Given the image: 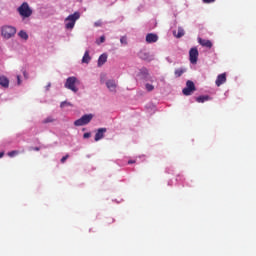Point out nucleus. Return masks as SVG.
<instances>
[{"label": "nucleus", "instance_id": "f257e3e1", "mask_svg": "<svg viewBox=\"0 0 256 256\" xmlns=\"http://www.w3.org/2000/svg\"><path fill=\"white\" fill-rule=\"evenodd\" d=\"M76 84H80V81L76 76H69L66 79L65 87L69 90H72V92H78L79 88L76 86Z\"/></svg>", "mask_w": 256, "mask_h": 256}, {"label": "nucleus", "instance_id": "f03ea898", "mask_svg": "<svg viewBox=\"0 0 256 256\" xmlns=\"http://www.w3.org/2000/svg\"><path fill=\"white\" fill-rule=\"evenodd\" d=\"M18 12L23 18H29L33 14V10L30 8L28 2H23L21 6L18 7Z\"/></svg>", "mask_w": 256, "mask_h": 256}, {"label": "nucleus", "instance_id": "7ed1b4c3", "mask_svg": "<svg viewBox=\"0 0 256 256\" xmlns=\"http://www.w3.org/2000/svg\"><path fill=\"white\" fill-rule=\"evenodd\" d=\"M80 18V12H74V14H69L67 18L65 19V26L68 29L74 28L76 24V20Z\"/></svg>", "mask_w": 256, "mask_h": 256}, {"label": "nucleus", "instance_id": "20e7f679", "mask_svg": "<svg viewBox=\"0 0 256 256\" xmlns=\"http://www.w3.org/2000/svg\"><path fill=\"white\" fill-rule=\"evenodd\" d=\"M17 32V28L15 26H2L1 28V34L4 38H12L13 36H15Z\"/></svg>", "mask_w": 256, "mask_h": 256}, {"label": "nucleus", "instance_id": "39448f33", "mask_svg": "<svg viewBox=\"0 0 256 256\" xmlns=\"http://www.w3.org/2000/svg\"><path fill=\"white\" fill-rule=\"evenodd\" d=\"M93 116H94V114H92V113L83 114V116H81V118H78L77 120H75L74 124H75V126H84L85 124H89V122H91Z\"/></svg>", "mask_w": 256, "mask_h": 256}, {"label": "nucleus", "instance_id": "423d86ee", "mask_svg": "<svg viewBox=\"0 0 256 256\" xmlns=\"http://www.w3.org/2000/svg\"><path fill=\"white\" fill-rule=\"evenodd\" d=\"M196 90V85L193 80H187L185 88H183L182 92L185 94V96H190L195 92Z\"/></svg>", "mask_w": 256, "mask_h": 256}, {"label": "nucleus", "instance_id": "0eeeda50", "mask_svg": "<svg viewBox=\"0 0 256 256\" xmlns=\"http://www.w3.org/2000/svg\"><path fill=\"white\" fill-rule=\"evenodd\" d=\"M137 76L141 80H150V82H154L153 77L151 76L148 68H140V71L138 72Z\"/></svg>", "mask_w": 256, "mask_h": 256}, {"label": "nucleus", "instance_id": "6e6552de", "mask_svg": "<svg viewBox=\"0 0 256 256\" xmlns=\"http://www.w3.org/2000/svg\"><path fill=\"white\" fill-rule=\"evenodd\" d=\"M199 58L198 48H191L189 50V60L192 64H197Z\"/></svg>", "mask_w": 256, "mask_h": 256}, {"label": "nucleus", "instance_id": "1a4fd4ad", "mask_svg": "<svg viewBox=\"0 0 256 256\" xmlns=\"http://www.w3.org/2000/svg\"><path fill=\"white\" fill-rule=\"evenodd\" d=\"M227 82V72H222V74H218L215 80L216 86H221V84H225Z\"/></svg>", "mask_w": 256, "mask_h": 256}, {"label": "nucleus", "instance_id": "9d476101", "mask_svg": "<svg viewBox=\"0 0 256 256\" xmlns=\"http://www.w3.org/2000/svg\"><path fill=\"white\" fill-rule=\"evenodd\" d=\"M105 132H107V128H98L95 134V141H101V139H104Z\"/></svg>", "mask_w": 256, "mask_h": 256}, {"label": "nucleus", "instance_id": "9b49d317", "mask_svg": "<svg viewBox=\"0 0 256 256\" xmlns=\"http://www.w3.org/2000/svg\"><path fill=\"white\" fill-rule=\"evenodd\" d=\"M158 39H159L158 34H154L153 32L146 34V42H148L149 44H151L153 42H157Z\"/></svg>", "mask_w": 256, "mask_h": 256}, {"label": "nucleus", "instance_id": "f8f14e48", "mask_svg": "<svg viewBox=\"0 0 256 256\" xmlns=\"http://www.w3.org/2000/svg\"><path fill=\"white\" fill-rule=\"evenodd\" d=\"M198 42L199 44H201V46H205L206 48L213 47V42H211V40H207L205 38H198Z\"/></svg>", "mask_w": 256, "mask_h": 256}, {"label": "nucleus", "instance_id": "ddd939ff", "mask_svg": "<svg viewBox=\"0 0 256 256\" xmlns=\"http://www.w3.org/2000/svg\"><path fill=\"white\" fill-rule=\"evenodd\" d=\"M9 84H10L9 78H7V76L1 75L0 85L3 86L4 88H8Z\"/></svg>", "mask_w": 256, "mask_h": 256}, {"label": "nucleus", "instance_id": "4468645a", "mask_svg": "<svg viewBox=\"0 0 256 256\" xmlns=\"http://www.w3.org/2000/svg\"><path fill=\"white\" fill-rule=\"evenodd\" d=\"M106 85L109 90H111L112 92H116L117 84L115 80H107Z\"/></svg>", "mask_w": 256, "mask_h": 256}, {"label": "nucleus", "instance_id": "2eb2a0df", "mask_svg": "<svg viewBox=\"0 0 256 256\" xmlns=\"http://www.w3.org/2000/svg\"><path fill=\"white\" fill-rule=\"evenodd\" d=\"M173 34L174 36H176V38H182V36H184L185 34V30L182 26H179L178 31L174 30Z\"/></svg>", "mask_w": 256, "mask_h": 256}, {"label": "nucleus", "instance_id": "dca6fc26", "mask_svg": "<svg viewBox=\"0 0 256 256\" xmlns=\"http://www.w3.org/2000/svg\"><path fill=\"white\" fill-rule=\"evenodd\" d=\"M107 59H108V54L106 53L101 54L98 58V66H103V64L107 62Z\"/></svg>", "mask_w": 256, "mask_h": 256}, {"label": "nucleus", "instance_id": "f3484780", "mask_svg": "<svg viewBox=\"0 0 256 256\" xmlns=\"http://www.w3.org/2000/svg\"><path fill=\"white\" fill-rule=\"evenodd\" d=\"M90 60H91V56H90L89 50H86L82 58V62L89 64Z\"/></svg>", "mask_w": 256, "mask_h": 256}, {"label": "nucleus", "instance_id": "a211bd4d", "mask_svg": "<svg viewBox=\"0 0 256 256\" xmlns=\"http://www.w3.org/2000/svg\"><path fill=\"white\" fill-rule=\"evenodd\" d=\"M19 36H20V38H23L24 40H28V38H29V34H27V32L25 30H20Z\"/></svg>", "mask_w": 256, "mask_h": 256}, {"label": "nucleus", "instance_id": "6ab92c4d", "mask_svg": "<svg viewBox=\"0 0 256 256\" xmlns=\"http://www.w3.org/2000/svg\"><path fill=\"white\" fill-rule=\"evenodd\" d=\"M196 100L197 102H205V100H209V96H197Z\"/></svg>", "mask_w": 256, "mask_h": 256}, {"label": "nucleus", "instance_id": "aec40b11", "mask_svg": "<svg viewBox=\"0 0 256 256\" xmlns=\"http://www.w3.org/2000/svg\"><path fill=\"white\" fill-rule=\"evenodd\" d=\"M185 70L184 68H177L175 70V76H182V74H184Z\"/></svg>", "mask_w": 256, "mask_h": 256}, {"label": "nucleus", "instance_id": "412c9836", "mask_svg": "<svg viewBox=\"0 0 256 256\" xmlns=\"http://www.w3.org/2000/svg\"><path fill=\"white\" fill-rule=\"evenodd\" d=\"M16 155H19V150H11L8 152V157H16Z\"/></svg>", "mask_w": 256, "mask_h": 256}, {"label": "nucleus", "instance_id": "4be33fe9", "mask_svg": "<svg viewBox=\"0 0 256 256\" xmlns=\"http://www.w3.org/2000/svg\"><path fill=\"white\" fill-rule=\"evenodd\" d=\"M154 88L155 86L153 84H150L149 82L146 83V90H148V92H151Z\"/></svg>", "mask_w": 256, "mask_h": 256}, {"label": "nucleus", "instance_id": "5701e85b", "mask_svg": "<svg viewBox=\"0 0 256 256\" xmlns=\"http://www.w3.org/2000/svg\"><path fill=\"white\" fill-rule=\"evenodd\" d=\"M141 58H144V60H149L150 59V56L149 54H147L146 52L140 54Z\"/></svg>", "mask_w": 256, "mask_h": 256}, {"label": "nucleus", "instance_id": "b1692460", "mask_svg": "<svg viewBox=\"0 0 256 256\" xmlns=\"http://www.w3.org/2000/svg\"><path fill=\"white\" fill-rule=\"evenodd\" d=\"M67 159H69V154H65V156H62L61 163H66Z\"/></svg>", "mask_w": 256, "mask_h": 256}, {"label": "nucleus", "instance_id": "393cba45", "mask_svg": "<svg viewBox=\"0 0 256 256\" xmlns=\"http://www.w3.org/2000/svg\"><path fill=\"white\" fill-rule=\"evenodd\" d=\"M106 38L105 36H100V40H96L97 44H101L103 42H105Z\"/></svg>", "mask_w": 256, "mask_h": 256}, {"label": "nucleus", "instance_id": "a878e982", "mask_svg": "<svg viewBox=\"0 0 256 256\" xmlns=\"http://www.w3.org/2000/svg\"><path fill=\"white\" fill-rule=\"evenodd\" d=\"M83 137H84V139H90L91 132H84Z\"/></svg>", "mask_w": 256, "mask_h": 256}, {"label": "nucleus", "instance_id": "bb28decb", "mask_svg": "<svg viewBox=\"0 0 256 256\" xmlns=\"http://www.w3.org/2000/svg\"><path fill=\"white\" fill-rule=\"evenodd\" d=\"M43 122H44V123L53 122L52 116H48L47 118H45V119L43 120Z\"/></svg>", "mask_w": 256, "mask_h": 256}, {"label": "nucleus", "instance_id": "cd10ccee", "mask_svg": "<svg viewBox=\"0 0 256 256\" xmlns=\"http://www.w3.org/2000/svg\"><path fill=\"white\" fill-rule=\"evenodd\" d=\"M120 42H122V44H127V37L126 36H122L120 38Z\"/></svg>", "mask_w": 256, "mask_h": 256}, {"label": "nucleus", "instance_id": "c85d7f7f", "mask_svg": "<svg viewBox=\"0 0 256 256\" xmlns=\"http://www.w3.org/2000/svg\"><path fill=\"white\" fill-rule=\"evenodd\" d=\"M215 1L216 0H202V2H204V4H212Z\"/></svg>", "mask_w": 256, "mask_h": 256}, {"label": "nucleus", "instance_id": "c756f323", "mask_svg": "<svg viewBox=\"0 0 256 256\" xmlns=\"http://www.w3.org/2000/svg\"><path fill=\"white\" fill-rule=\"evenodd\" d=\"M107 223H108L109 225H111L112 223H114V219H113L112 217H109V218L107 219Z\"/></svg>", "mask_w": 256, "mask_h": 256}, {"label": "nucleus", "instance_id": "7c9ffc66", "mask_svg": "<svg viewBox=\"0 0 256 256\" xmlns=\"http://www.w3.org/2000/svg\"><path fill=\"white\" fill-rule=\"evenodd\" d=\"M65 104H70V102L63 101L60 103L61 108H64Z\"/></svg>", "mask_w": 256, "mask_h": 256}, {"label": "nucleus", "instance_id": "2f4dec72", "mask_svg": "<svg viewBox=\"0 0 256 256\" xmlns=\"http://www.w3.org/2000/svg\"><path fill=\"white\" fill-rule=\"evenodd\" d=\"M102 22L101 20H98L97 22H95V26H101Z\"/></svg>", "mask_w": 256, "mask_h": 256}, {"label": "nucleus", "instance_id": "473e14b6", "mask_svg": "<svg viewBox=\"0 0 256 256\" xmlns=\"http://www.w3.org/2000/svg\"><path fill=\"white\" fill-rule=\"evenodd\" d=\"M17 83L21 84V76L20 75L17 76Z\"/></svg>", "mask_w": 256, "mask_h": 256}, {"label": "nucleus", "instance_id": "72a5a7b5", "mask_svg": "<svg viewBox=\"0 0 256 256\" xmlns=\"http://www.w3.org/2000/svg\"><path fill=\"white\" fill-rule=\"evenodd\" d=\"M132 163H136V160H128V165H132Z\"/></svg>", "mask_w": 256, "mask_h": 256}, {"label": "nucleus", "instance_id": "f704fd0d", "mask_svg": "<svg viewBox=\"0 0 256 256\" xmlns=\"http://www.w3.org/2000/svg\"><path fill=\"white\" fill-rule=\"evenodd\" d=\"M34 151H40L39 146H34Z\"/></svg>", "mask_w": 256, "mask_h": 256}, {"label": "nucleus", "instance_id": "c9c22d12", "mask_svg": "<svg viewBox=\"0 0 256 256\" xmlns=\"http://www.w3.org/2000/svg\"><path fill=\"white\" fill-rule=\"evenodd\" d=\"M5 152H0V159H2V157H4Z\"/></svg>", "mask_w": 256, "mask_h": 256}, {"label": "nucleus", "instance_id": "e433bc0d", "mask_svg": "<svg viewBox=\"0 0 256 256\" xmlns=\"http://www.w3.org/2000/svg\"><path fill=\"white\" fill-rule=\"evenodd\" d=\"M24 76L27 78V72H23Z\"/></svg>", "mask_w": 256, "mask_h": 256}]
</instances>
